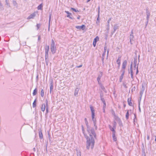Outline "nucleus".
Returning <instances> with one entry per match:
<instances>
[{"mask_svg": "<svg viewBox=\"0 0 156 156\" xmlns=\"http://www.w3.org/2000/svg\"><path fill=\"white\" fill-rule=\"evenodd\" d=\"M88 132L90 137H87L86 138L87 140L86 148L89 150L90 148L91 149L93 148L95 141L93 136L94 138L96 139V135L93 128H90L89 127H88Z\"/></svg>", "mask_w": 156, "mask_h": 156, "instance_id": "obj_1", "label": "nucleus"}, {"mask_svg": "<svg viewBox=\"0 0 156 156\" xmlns=\"http://www.w3.org/2000/svg\"><path fill=\"white\" fill-rule=\"evenodd\" d=\"M51 44V51L53 54H54L56 52V48L55 46V43L53 39H52Z\"/></svg>", "mask_w": 156, "mask_h": 156, "instance_id": "obj_2", "label": "nucleus"}, {"mask_svg": "<svg viewBox=\"0 0 156 156\" xmlns=\"http://www.w3.org/2000/svg\"><path fill=\"white\" fill-rule=\"evenodd\" d=\"M94 116L95 115H92V119L95 129L97 130V126L96 125V119L94 118Z\"/></svg>", "mask_w": 156, "mask_h": 156, "instance_id": "obj_3", "label": "nucleus"}, {"mask_svg": "<svg viewBox=\"0 0 156 156\" xmlns=\"http://www.w3.org/2000/svg\"><path fill=\"white\" fill-rule=\"evenodd\" d=\"M133 30H132L131 31V33L130 37V42L131 44H132V41H134V37L133 35Z\"/></svg>", "mask_w": 156, "mask_h": 156, "instance_id": "obj_4", "label": "nucleus"}, {"mask_svg": "<svg viewBox=\"0 0 156 156\" xmlns=\"http://www.w3.org/2000/svg\"><path fill=\"white\" fill-rule=\"evenodd\" d=\"M99 73H100L98 75V77L97 78V80L98 81V84H99V85H101V83L100 82V79L102 76L103 73L102 72H100Z\"/></svg>", "mask_w": 156, "mask_h": 156, "instance_id": "obj_5", "label": "nucleus"}, {"mask_svg": "<svg viewBox=\"0 0 156 156\" xmlns=\"http://www.w3.org/2000/svg\"><path fill=\"white\" fill-rule=\"evenodd\" d=\"M86 26L84 25H83L81 26H76V28L78 29H82V30H84L85 29Z\"/></svg>", "mask_w": 156, "mask_h": 156, "instance_id": "obj_6", "label": "nucleus"}, {"mask_svg": "<svg viewBox=\"0 0 156 156\" xmlns=\"http://www.w3.org/2000/svg\"><path fill=\"white\" fill-rule=\"evenodd\" d=\"M116 124V122H114V126H113V128L111 126V125H109V129H110L111 131H112V132L115 131V130L114 128H115Z\"/></svg>", "mask_w": 156, "mask_h": 156, "instance_id": "obj_7", "label": "nucleus"}, {"mask_svg": "<svg viewBox=\"0 0 156 156\" xmlns=\"http://www.w3.org/2000/svg\"><path fill=\"white\" fill-rule=\"evenodd\" d=\"M36 16V13L35 12L31 14L27 18L28 20H29L31 19H33Z\"/></svg>", "mask_w": 156, "mask_h": 156, "instance_id": "obj_8", "label": "nucleus"}, {"mask_svg": "<svg viewBox=\"0 0 156 156\" xmlns=\"http://www.w3.org/2000/svg\"><path fill=\"white\" fill-rule=\"evenodd\" d=\"M98 40L99 37L98 36H97L96 38L94 39L93 42V45L94 47L96 46V42Z\"/></svg>", "mask_w": 156, "mask_h": 156, "instance_id": "obj_9", "label": "nucleus"}, {"mask_svg": "<svg viewBox=\"0 0 156 156\" xmlns=\"http://www.w3.org/2000/svg\"><path fill=\"white\" fill-rule=\"evenodd\" d=\"M127 65V61L125 60L122 63V69H125Z\"/></svg>", "mask_w": 156, "mask_h": 156, "instance_id": "obj_10", "label": "nucleus"}, {"mask_svg": "<svg viewBox=\"0 0 156 156\" xmlns=\"http://www.w3.org/2000/svg\"><path fill=\"white\" fill-rule=\"evenodd\" d=\"M79 89L78 88L76 87L74 93V95L75 96L77 97L78 96V92H79Z\"/></svg>", "mask_w": 156, "mask_h": 156, "instance_id": "obj_11", "label": "nucleus"}, {"mask_svg": "<svg viewBox=\"0 0 156 156\" xmlns=\"http://www.w3.org/2000/svg\"><path fill=\"white\" fill-rule=\"evenodd\" d=\"M49 50V46H46L45 48V55H48V52Z\"/></svg>", "mask_w": 156, "mask_h": 156, "instance_id": "obj_12", "label": "nucleus"}, {"mask_svg": "<svg viewBox=\"0 0 156 156\" xmlns=\"http://www.w3.org/2000/svg\"><path fill=\"white\" fill-rule=\"evenodd\" d=\"M118 28V27L117 26V25L115 24L114 25V30L112 32L111 34H112V35L115 32L116 30Z\"/></svg>", "mask_w": 156, "mask_h": 156, "instance_id": "obj_13", "label": "nucleus"}, {"mask_svg": "<svg viewBox=\"0 0 156 156\" xmlns=\"http://www.w3.org/2000/svg\"><path fill=\"white\" fill-rule=\"evenodd\" d=\"M90 108L91 111V112L92 115H95L94 110V109L93 107L91 105H90Z\"/></svg>", "mask_w": 156, "mask_h": 156, "instance_id": "obj_14", "label": "nucleus"}, {"mask_svg": "<svg viewBox=\"0 0 156 156\" xmlns=\"http://www.w3.org/2000/svg\"><path fill=\"white\" fill-rule=\"evenodd\" d=\"M45 62L47 65H48V55H45Z\"/></svg>", "mask_w": 156, "mask_h": 156, "instance_id": "obj_15", "label": "nucleus"}, {"mask_svg": "<svg viewBox=\"0 0 156 156\" xmlns=\"http://www.w3.org/2000/svg\"><path fill=\"white\" fill-rule=\"evenodd\" d=\"M84 120L85 121V123L86 124L87 126V131H88V127H89L90 128H91V127H90V126L89 125H88V122L87 121V118H85L84 119Z\"/></svg>", "mask_w": 156, "mask_h": 156, "instance_id": "obj_16", "label": "nucleus"}, {"mask_svg": "<svg viewBox=\"0 0 156 156\" xmlns=\"http://www.w3.org/2000/svg\"><path fill=\"white\" fill-rule=\"evenodd\" d=\"M49 27H48V29H49V26H50V21L51 20V12H49Z\"/></svg>", "mask_w": 156, "mask_h": 156, "instance_id": "obj_17", "label": "nucleus"}, {"mask_svg": "<svg viewBox=\"0 0 156 156\" xmlns=\"http://www.w3.org/2000/svg\"><path fill=\"white\" fill-rule=\"evenodd\" d=\"M46 113L48 112V101L47 100L46 101Z\"/></svg>", "mask_w": 156, "mask_h": 156, "instance_id": "obj_18", "label": "nucleus"}, {"mask_svg": "<svg viewBox=\"0 0 156 156\" xmlns=\"http://www.w3.org/2000/svg\"><path fill=\"white\" fill-rule=\"evenodd\" d=\"M45 109V104H42L41 108V110L42 111L44 112Z\"/></svg>", "mask_w": 156, "mask_h": 156, "instance_id": "obj_19", "label": "nucleus"}, {"mask_svg": "<svg viewBox=\"0 0 156 156\" xmlns=\"http://www.w3.org/2000/svg\"><path fill=\"white\" fill-rule=\"evenodd\" d=\"M39 135L40 139H42L43 138V134L41 130L39 131Z\"/></svg>", "mask_w": 156, "mask_h": 156, "instance_id": "obj_20", "label": "nucleus"}, {"mask_svg": "<svg viewBox=\"0 0 156 156\" xmlns=\"http://www.w3.org/2000/svg\"><path fill=\"white\" fill-rule=\"evenodd\" d=\"M43 5L42 3H41L37 7V9L38 10H42Z\"/></svg>", "mask_w": 156, "mask_h": 156, "instance_id": "obj_21", "label": "nucleus"}, {"mask_svg": "<svg viewBox=\"0 0 156 156\" xmlns=\"http://www.w3.org/2000/svg\"><path fill=\"white\" fill-rule=\"evenodd\" d=\"M127 101L129 105L130 106H132V103L131 102V99L128 98L127 100Z\"/></svg>", "mask_w": 156, "mask_h": 156, "instance_id": "obj_22", "label": "nucleus"}, {"mask_svg": "<svg viewBox=\"0 0 156 156\" xmlns=\"http://www.w3.org/2000/svg\"><path fill=\"white\" fill-rule=\"evenodd\" d=\"M50 85V93H51V91L52 90L53 88V86L52 83H51Z\"/></svg>", "mask_w": 156, "mask_h": 156, "instance_id": "obj_23", "label": "nucleus"}, {"mask_svg": "<svg viewBox=\"0 0 156 156\" xmlns=\"http://www.w3.org/2000/svg\"><path fill=\"white\" fill-rule=\"evenodd\" d=\"M107 47L106 46L105 47L104 51L102 54L103 57H104L105 55V53H106V50H107Z\"/></svg>", "mask_w": 156, "mask_h": 156, "instance_id": "obj_24", "label": "nucleus"}, {"mask_svg": "<svg viewBox=\"0 0 156 156\" xmlns=\"http://www.w3.org/2000/svg\"><path fill=\"white\" fill-rule=\"evenodd\" d=\"M100 7L99 6L98 7V16L97 17V21H99V16H100V15H99V13H100Z\"/></svg>", "mask_w": 156, "mask_h": 156, "instance_id": "obj_25", "label": "nucleus"}, {"mask_svg": "<svg viewBox=\"0 0 156 156\" xmlns=\"http://www.w3.org/2000/svg\"><path fill=\"white\" fill-rule=\"evenodd\" d=\"M120 60H121V57H119L117 60L116 61V62L119 66L120 64Z\"/></svg>", "mask_w": 156, "mask_h": 156, "instance_id": "obj_26", "label": "nucleus"}, {"mask_svg": "<svg viewBox=\"0 0 156 156\" xmlns=\"http://www.w3.org/2000/svg\"><path fill=\"white\" fill-rule=\"evenodd\" d=\"M37 88H35L33 92V95L34 96V95H36L37 94Z\"/></svg>", "mask_w": 156, "mask_h": 156, "instance_id": "obj_27", "label": "nucleus"}, {"mask_svg": "<svg viewBox=\"0 0 156 156\" xmlns=\"http://www.w3.org/2000/svg\"><path fill=\"white\" fill-rule=\"evenodd\" d=\"M77 151V156H81V152L79 150H76Z\"/></svg>", "mask_w": 156, "mask_h": 156, "instance_id": "obj_28", "label": "nucleus"}, {"mask_svg": "<svg viewBox=\"0 0 156 156\" xmlns=\"http://www.w3.org/2000/svg\"><path fill=\"white\" fill-rule=\"evenodd\" d=\"M123 76H124L123 75L121 74V76H120L119 80V82H122V79L123 78Z\"/></svg>", "mask_w": 156, "mask_h": 156, "instance_id": "obj_29", "label": "nucleus"}, {"mask_svg": "<svg viewBox=\"0 0 156 156\" xmlns=\"http://www.w3.org/2000/svg\"><path fill=\"white\" fill-rule=\"evenodd\" d=\"M101 99L103 104L106 103L104 99L102 97V96L101 95Z\"/></svg>", "mask_w": 156, "mask_h": 156, "instance_id": "obj_30", "label": "nucleus"}, {"mask_svg": "<svg viewBox=\"0 0 156 156\" xmlns=\"http://www.w3.org/2000/svg\"><path fill=\"white\" fill-rule=\"evenodd\" d=\"M36 99L34 101L33 104V108H35L36 107Z\"/></svg>", "mask_w": 156, "mask_h": 156, "instance_id": "obj_31", "label": "nucleus"}, {"mask_svg": "<svg viewBox=\"0 0 156 156\" xmlns=\"http://www.w3.org/2000/svg\"><path fill=\"white\" fill-rule=\"evenodd\" d=\"M145 83H143L142 84V88H141V89H142L143 90V89H144V90H145Z\"/></svg>", "mask_w": 156, "mask_h": 156, "instance_id": "obj_32", "label": "nucleus"}, {"mask_svg": "<svg viewBox=\"0 0 156 156\" xmlns=\"http://www.w3.org/2000/svg\"><path fill=\"white\" fill-rule=\"evenodd\" d=\"M129 111H128V110L127 113H126V118L127 119H128L129 117Z\"/></svg>", "mask_w": 156, "mask_h": 156, "instance_id": "obj_33", "label": "nucleus"}, {"mask_svg": "<svg viewBox=\"0 0 156 156\" xmlns=\"http://www.w3.org/2000/svg\"><path fill=\"white\" fill-rule=\"evenodd\" d=\"M144 90V89H143V90L141 89V90L140 92V94L141 96V97H142Z\"/></svg>", "mask_w": 156, "mask_h": 156, "instance_id": "obj_34", "label": "nucleus"}, {"mask_svg": "<svg viewBox=\"0 0 156 156\" xmlns=\"http://www.w3.org/2000/svg\"><path fill=\"white\" fill-rule=\"evenodd\" d=\"M41 95L42 97H43L44 96V92L43 89L41 90Z\"/></svg>", "mask_w": 156, "mask_h": 156, "instance_id": "obj_35", "label": "nucleus"}, {"mask_svg": "<svg viewBox=\"0 0 156 156\" xmlns=\"http://www.w3.org/2000/svg\"><path fill=\"white\" fill-rule=\"evenodd\" d=\"M146 14L147 15V16H150V13L149 12L148 10V9H146Z\"/></svg>", "mask_w": 156, "mask_h": 156, "instance_id": "obj_36", "label": "nucleus"}, {"mask_svg": "<svg viewBox=\"0 0 156 156\" xmlns=\"http://www.w3.org/2000/svg\"><path fill=\"white\" fill-rule=\"evenodd\" d=\"M125 69H122L121 70V72H122V75H124L125 73Z\"/></svg>", "mask_w": 156, "mask_h": 156, "instance_id": "obj_37", "label": "nucleus"}, {"mask_svg": "<svg viewBox=\"0 0 156 156\" xmlns=\"http://www.w3.org/2000/svg\"><path fill=\"white\" fill-rule=\"evenodd\" d=\"M115 119L117 121L120 122L121 121L120 119L118 117H115Z\"/></svg>", "mask_w": 156, "mask_h": 156, "instance_id": "obj_38", "label": "nucleus"}, {"mask_svg": "<svg viewBox=\"0 0 156 156\" xmlns=\"http://www.w3.org/2000/svg\"><path fill=\"white\" fill-rule=\"evenodd\" d=\"M71 10H73V11H75V12H79L78 10H76L75 9H74V8H71Z\"/></svg>", "mask_w": 156, "mask_h": 156, "instance_id": "obj_39", "label": "nucleus"}, {"mask_svg": "<svg viewBox=\"0 0 156 156\" xmlns=\"http://www.w3.org/2000/svg\"><path fill=\"white\" fill-rule=\"evenodd\" d=\"M65 12L68 15H72L71 13L69 12L68 11H65Z\"/></svg>", "mask_w": 156, "mask_h": 156, "instance_id": "obj_40", "label": "nucleus"}, {"mask_svg": "<svg viewBox=\"0 0 156 156\" xmlns=\"http://www.w3.org/2000/svg\"><path fill=\"white\" fill-rule=\"evenodd\" d=\"M137 62L136 59H135L134 61V65H136Z\"/></svg>", "mask_w": 156, "mask_h": 156, "instance_id": "obj_41", "label": "nucleus"}, {"mask_svg": "<svg viewBox=\"0 0 156 156\" xmlns=\"http://www.w3.org/2000/svg\"><path fill=\"white\" fill-rule=\"evenodd\" d=\"M112 139L113 140L115 141L117 140V138L115 136H113V137H112Z\"/></svg>", "mask_w": 156, "mask_h": 156, "instance_id": "obj_42", "label": "nucleus"}, {"mask_svg": "<svg viewBox=\"0 0 156 156\" xmlns=\"http://www.w3.org/2000/svg\"><path fill=\"white\" fill-rule=\"evenodd\" d=\"M40 26H41V25L40 24H37V30H38L39 29V28H40Z\"/></svg>", "mask_w": 156, "mask_h": 156, "instance_id": "obj_43", "label": "nucleus"}, {"mask_svg": "<svg viewBox=\"0 0 156 156\" xmlns=\"http://www.w3.org/2000/svg\"><path fill=\"white\" fill-rule=\"evenodd\" d=\"M115 131L112 132V137H113V136L114 137L115 136Z\"/></svg>", "mask_w": 156, "mask_h": 156, "instance_id": "obj_44", "label": "nucleus"}, {"mask_svg": "<svg viewBox=\"0 0 156 156\" xmlns=\"http://www.w3.org/2000/svg\"><path fill=\"white\" fill-rule=\"evenodd\" d=\"M70 15H68L67 16V17H68L70 19H73V18H72L70 16Z\"/></svg>", "mask_w": 156, "mask_h": 156, "instance_id": "obj_45", "label": "nucleus"}, {"mask_svg": "<svg viewBox=\"0 0 156 156\" xmlns=\"http://www.w3.org/2000/svg\"><path fill=\"white\" fill-rule=\"evenodd\" d=\"M123 85L125 88H127V87L126 84L125 83H123Z\"/></svg>", "mask_w": 156, "mask_h": 156, "instance_id": "obj_46", "label": "nucleus"}, {"mask_svg": "<svg viewBox=\"0 0 156 156\" xmlns=\"http://www.w3.org/2000/svg\"><path fill=\"white\" fill-rule=\"evenodd\" d=\"M101 85V88L102 90H105V87H104L103 86H102L101 85H101Z\"/></svg>", "mask_w": 156, "mask_h": 156, "instance_id": "obj_47", "label": "nucleus"}, {"mask_svg": "<svg viewBox=\"0 0 156 156\" xmlns=\"http://www.w3.org/2000/svg\"><path fill=\"white\" fill-rule=\"evenodd\" d=\"M111 20V18H110L108 20V24H109L110 23V22Z\"/></svg>", "mask_w": 156, "mask_h": 156, "instance_id": "obj_48", "label": "nucleus"}, {"mask_svg": "<svg viewBox=\"0 0 156 156\" xmlns=\"http://www.w3.org/2000/svg\"><path fill=\"white\" fill-rule=\"evenodd\" d=\"M106 107V103H104L103 106V108H105Z\"/></svg>", "mask_w": 156, "mask_h": 156, "instance_id": "obj_49", "label": "nucleus"}, {"mask_svg": "<svg viewBox=\"0 0 156 156\" xmlns=\"http://www.w3.org/2000/svg\"><path fill=\"white\" fill-rule=\"evenodd\" d=\"M138 66H137L136 67V74H137L138 73Z\"/></svg>", "mask_w": 156, "mask_h": 156, "instance_id": "obj_50", "label": "nucleus"}, {"mask_svg": "<svg viewBox=\"0 0 156 156\" xmlns=\"http://www.w3.org/2000/svg\"><path fill=\"white\" fill-rule=\"evenodd\" d=\"M82 66V64H81V65H80L79 66H76V67L79 68L81 67Z\"/></svg>", "mask_w": 156, "mask_h": 156, "instance_id": "obj_51", "label": "nucleus"}, {"mask_svg": "<svg viewBox=\"0 0 156 156\" xmlns=\"http://www.w3.org/2000/svg\"><path fill=\"white\" fill-rule=\"evenodd\" d=\"M5 3H6V5H9V3L7 1V0H5Z\"/></svg>", "mask_w": 156, "mask_h": 156, "instance_id": "obj_52", "label": "nucleus"}, {"mask_svg": "<svg viewBox=\"0 0 156 156\" xmlns=\"http://www.w3.org/2000/svg\"><path fill=\"white\" fill-rule=\"evenodd\" d=\"M150 16H147V21H149Z\"/></svg>", "mask_w": 156, "mask_h": 156, "instance_id": "obj_53", "label": "nucleus"}, {"mask_svg": "<svg viewBox=\"0 0 156 156\" xmlns=\"http://www.w3.org/2000/svg\"><path fill=\"white\" fill-rule=\"evenodd\" d=\"M130 75H131V78L132 79H133V74L131 73Z\"/></svg>", "mask_w": 156, "mask_h": 156, "instance_id": "obj_54", "label": "nucleus"}, {"mask_svg": "<svg viewBox=\"0 0 156 156\" xmlns=\"http://www.w3.org/2000/svg\"><path fill=\"white\" fill-rule=\"evenodd\" d=\"M139 111L140 112H141V110H140V102H139Z\"/></svg>", "mask_w": 156, "mask_h": 156, "instance_id": "obj_55", "label": "nucleus"}, {"mask_svg": "<svg viewBox=\"0 0 156 156\" xmlns=\"http://www.w3.org/2000/svg\"><path fill=\"white\" fill-rule=\"evenodd\" d=\"M130 69V74L131 73H132V74H133V69Z\"/></svg>", "mask_w": 156, "mask_h": 156, "instance_id": "obj_56", "label": "nucleus"}, {"mask_svg": "<svg viewBox=\"0 0 156 156\" xmlns=\"http://www.w3.org/2000/svg\"><path fill=\"white\" fill-rule=\"evenodd\" d=\"M132 65H133V62H132L131 63V65H130V69H132Z\"/></svg>", "mask_w": 156, "mask_h": 156, "instance_id": "obj_57", "label": "nucleus"}, {"mask_svg": "<svg viewBox=\"0 0 156 156\" xmlns=\"http://www.w3.org/2000/svg\"><path fill=\"white\" fill-rule=\"evenodd\" d=\"M41 39V36L40 35L38 37V40L40 41Z\"/></svg>", "mask_w": 156, "mask_h": 156, "instance_id": "obj_58", "label": "nucleus"}, {"mask_svg": "<svg viewBox=\"0 0 156 156\" xmlns=\"http://www.w3.org/2000/svg\"><path fill=\"white\" fill-rule=\"evenodd\" d=\"M109 27H108L107 28V30L108 31H108H109Z\"/></svg>", "mask_w": 156, "mask_h": 156, "instance_id": "obj_59", "label": "nucleus"}, {"mask_svg": "<svg viewBox=\"0 0 156 156\" xmlns=\"http://www.w3.org/2000/svg\"><path fill=\"white\" fill-rule=\"evenodd\" d=\"M2 5L1 4V3H0V8H2Z\"/></svg>", "mask_w": 156, "mask_h": 156, "instance_id": "obj_60", "label": "nucleus"}, {"mask_svg": "<svg viewBox=\"0 0 156 156\" xmlns=\"http://www.w3.org/2000/svg\"><path fill=\"white\" fill-rule=\"evenodd\" d=\"M108 53H109V51L108 50V51H107V57L108 58Z\"/></svg>", "mask_w": 156, "mask_h": 156, "instance_id": "obj_61", "label": "nucleus"}, {"mask_svg": "<svg viewBox=\"0 0 156 156\" xmlns=\"http://www.w3.org/2000/svg\"><path fill=\"white\" fill-rule=\"evenodd\" d=\"M136 65H134V69L136 68Z\"/></svg>", "mask_w": 156, "mask_h": 156, "instance_id": "obj_62", "label": "nucleus"}, {"mask_svg": "<svg viewBox=\"0 0 156 156\" xmlns=\"http://www.w3.org/2000/svg\"><path fill=\"white\" fill-rule=\"evenodd\" d=\"M105 108H103V112L104 113L105 112Z\"/></svg>", "mask_w": 156, "mask_h": 156, "instance_id": "obj_63", "label": "nucleus"}, {"mask_svg": "<svg viewBox=\"0 0 156 156\" xmlns=\"http://www.w3.org/2000/svg\"><path fill=\"white\" fill-rule=\"evenodd\" d=\"M80 16H79L77 17V19H80Z\"/></svg>", "mask_w": 156, "mask_h": 156, "instance_id": "obj_64", "label": "nucleus"}]
</instances>
